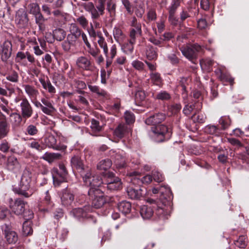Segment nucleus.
<instances>
[{"mask_svg":"<svg viewBox=\"0 0 249 249\" xmlns=\"http://www.w3.org/2000/svg\"><path fill=\"white\" fill-rule=\"evenodd\" d=\"M31 172L28 169L24 170L20 180L19 187L15 189V193L26 197L31 196L35 192Z\"/></svg>","mask_w":249,"mask_h":249,"instance_id":"f257e3e1","label":"nucleus"},{"mask_svg":"<svg viewBox=\"0 0 249 249\" xmlns=\"http://www.w3.org/2000/svg\"><path fill=\"white\" fill-rule=\"evenodd\" d=\"M14 102L19 104L18 106L20 107V113H19L23 116V119L26 120L32 116L34 109L26 98H21L17 97L15 98Z\"/></svg>","mask_w":249,"mask_h":249,"instance_id":"f03ea898","label":"nucleus"},{"mask_svg":"<svg viewBox=\"0 0 249 249\" xmlns=\"http://www.w3.org/2000/svg\"><path fill=\"white\" fill-rule=\"evenodd\" d=\"M179 50L182 54L193 63H196L198 53L202 50L201 46L197 44L193 45H185L181 47Z\"/></svg>","mask_w":249,"mask_h":249,"instance_id":"7ed1b4c3","label":"nucleus"},{"mask_svg":"<svg viewBox=\"0 0 249 249\" xmlns=\"http://www.w3.org/2000/svg\"><path fill=\"white\" fill-rule=\"evenodd\" d=\"M88 194L91 199V205L96 209L102 207L105 203L104 193L99 188L89 189Z\"/></svg>","mask_w":249,"mask_h":249,"instance_id":"20e7f679","label":"nucleus"},{"mask_svg":"<svg viewBox=\"0 0 249 249\" xmlns=\"http://www.w3.org/2000/svg\"><path fill=\"white\" fill-rule=\"evenodd\" d=\"M151 131L154 134L158 142H162L169 139L171 132L167 126L164 124H158L151 127Z\"/></svg>","mask_w":249,"mask_h":249,"instance_id":"39448f33","label":"nucleus"},{"mask_svg":"<svg viewBox=\"0 0 249 249\" xmlns=\"http://www.w3.org/2000/svg\"><path fill=\"white\" fill-rule=\"evenodd\" d=\"M54 186H59L60 183L67 181L68 173L63 165H59V169L53 168L52 171Z\"/></svg>","mask_w":249,"mask_h":249,"instance_id":"423d86ee","label":"nucleus"},{"mask_svg":"<svg viewBox=\"0 0 249 249\" xmlns=\"http://www.w3.org/2000/svg\"><path fill=\"white\" fill-rule=\"evenodd\" d=\"M9 202V207L12 212L15 214L21 215L25 212V203L21 199L17 198L13 200L12 198H10Z\"/></svg>","mask_w":249,"mask_h":249,"instance_id":"0eeeda50","label":"nucleus"},{"mask_svg":"<svg viewBox=\"0 0 249 249\" xmlns=\"http://www.w3.org/2000/svg\"><path fill=\"white\" fill-rule=\"evenodd\" d=\"M83 180L87 186L90 187L89 189L99 188L102 183L100 177L92 176L90 172H87L84 175Z\"/></svg>","mask_w":249,"mask_h":249,"instance_id":"6e6552de","label":"nucleus"},{"mask_svg":"<svg viewBox=\"0 0 249 249\" xmlns=\"http://www.w3.org/2000/svg\"><path fill=\"white\" fill-rule=\"evenodd\" d=\"M1 229L8 244H15L18 241L17 233L12 230L10 225L5 224L1 226Z\"/></svg>","mask_w":249,"mask_h":249,"instance_id":"1a4fd4ad","label":"nucleus"},{"mask_svg":"<svg viewBox=\"0 0 249 249\" xmlns=\"http://www.w3.org/2000/svg\"><path fill=\"white\" fill-rule=\"evenodd\" d=\"M29 19L26 12L23 9H19L16 13L15 21L19 27L24 28L28 23Z\"/></svg>","mask_w":249,"mask_h":249,"instance_id":"9d476101","label":"nucleus"},{"mask_svg":"<svg viewBox=\"0 0 249 249\" xmlns=\"http://www.w3.org/2000/svg\"><path fill=\"white\" fill-rule=\"evenodd\" d=\"M1 50L0 52L1 59L6 62L10 58L12 53V44L9 41H5L1 45Z\"/></svg>","mask_w":249,"mask_h":249,"instance_id":"9b49d317","label":"nucleus"},{"mask_svg":"<svg viewBox=\"0 0 249 249\" xmlns=\"http://www.w3.org/2000/svg\"><path fill=\"white\" fill-rule=\"evenodd\" d=\"M155 209V214L157 217L161 220H165L168 218L170 213L168 210V207L162 203V205H157V207H154Z\"/></svg>","mask_w":249,"mask_h":249,"instance_id":"f8f14e48","label":"nucleus"},{"mask_svg":"<svg viewBox=\"0 0 249 249\" xmlns=\"http://www.w3.org/2000/svg\"><path fill=\"white\" fill-rule=\"evenodd\" d=\"M165 119L164 113H159L150 116L145 120V123L147 125L155 126L160 124Z\"/></svg>","mask_w":249,"mask_h":249,"instance_id":"ddd939ff","label":"nucleus"},{"mask_svg":"<svg viewBox=\"0 0 249 249\" xmlns=\"http://www.w3.org/2000/svg\"><path fill=\"white\" fill-rule=\"evenodd\" d=\"M41 101L45 106H43L41 103H39V107H40L43 113L47 115H51L55 111V109L52 104L53 102H51L47 98H42Z\"/></svg>","mask_w":249,"mask_h":249,"instance_id":"4468645a","label":"nucleus"},{"mask_svg":"<svg viewBox=\"0 0 249 249\" xmlns=\"http://www.w3.org/2000/svg\"><path fill=\"white\" fill-rule=\"evenodd\" d=\"M130 131L128 126L124 124H120L115 129L113 135L119 139L124 138Z\"/></svg>","mask_w":249,"mask_h":249,"instance_id":"2eb2a0df","label":"nucleus"},{"mask_svg":"<svg viewBox=\"0 0 249 249\" xmlns=\"http://www.w3.org/2000/svg\"><path fill=\"white\" fill-rule=\"evenodd\" d=\"M7 168L15 173L20 172L21 165L17 159L14 157H10L8 158L7 162Z\"/></svg>","mask_w":249,"mask_h":249,"instance_id":"dca6fc26","label":"nucleus"},{"mask_svg":"<svg viewBox=\"0 0 249 249\" xmlns=\"http://www.w3.org/2000/svg\"><path fill=\"white\" fill-rule=\"evenodd\" d=\"M77 67L84 70H89L91 67L90 60L87 57L83 56L77 58L76 60Z\"/></svg>","mask_w":249,"mask_h":249,"instance_id":"f3484780","label":"nucleus"},{"mask_svg":"<svg viewBox=\"0 0 249 249\" xmlns=\"http://www.w3.org/2000/svg\"><path fill=\"white\" fill-rule=\"evenodd\" d=\"M9 131V127L6 117L0 113V139L5 137Z\"/></svg>","mask_w":249,"mask_h":249,"instance_id":"a211bd4d","label":"nucleus"},{"mask_svg":"<svg viewBox=\"0 0 249 249\" xmlns=\"http://www.w3.org/2000/svg\"><path fill=\"white\" fill-rule=\"evenodd\" d=\"M23 116L19 113L13 112L10 115V122L13 129L19 127L21 124Z\"/></svg>","mask_w":249,"mask_h":249,"instance_id":"6ab92c4d","label":"nucleus"},{"mask_svg":"<svg viewBox=\"0 0 249 249\" xmlns=\"http://www.w3.org/2000/svg\"><path fill=\"white\" fill-rule=\"evenodd\" d=\"M199 9L195 7L190 6L188 8V11L183 10L180 14V19L182 21L185 20L189 17H196L198 15Z\"/></svg>","mask_w":249,"mask_h":249,"instance_id":"aec40b11","label":"nucleus"},{"mask_svg":"<svg viewBox=\"0 0 249 249\" xmlns=\"http://www.w3.org/2000/svg\"><path fill=\"white\" fill-rule=\"evenodd\" d=\"M90 209L89 206H85L83 208L74 209L72 211L71 213L75 217L80 219L87 217L88 213L90 212Z\"/></svg>","mask_w":249,"mask_h":249,"instance_id":"412c9836","label":"nucleus"},{"mask_svg":"<svg viewBox=\"0 0 249 249\" xmlns=\"http://www.w3.org/2000/svg\"><path fill=\"white\" fill-rule=\"evenodd\" d=\"M62 204L64 206L71 205L74 200V195L68 190H64L61 196Z\"/></svg>","mask_w":249,"mask_h":249,"instance_id":"4be33fe9","label":"nucleus"},{"mask_svg":"<svg viewBox=\"0 0 249 249\" xmlns=\"http://www.w3.org/2000/svg\"><path fill=\"white\" fill-rule=\"evenodd\" d=\"M83 6L86 11L91 14V17L92 19L94 20L98 18L97 10L92 2H89L85 3L83 4Z\"/></svg>","mask_w":249,"mask_h":249,"instance_id":"5701e85b","label":"nucleus"},{"mask_svg":"<svg viewBox=\"0 0 249 249\" xmlns=\"http://www.w3.org/2000/svg\"><path fill=\"white\" fill-rule=\"evenodd\" d=\"M140 214L143 219H148L153 215V208L148 206L143 205L141 208Z\"/></svg>","mask_w":249,"mask_h":249,"instance_id":"b1692460","label":"nucleus"},{"mask_svg":"<svg viewBox=\"0 0 249 249\" xmlns=\"http://www.w3.org/2000/svg\"><path fill=\"white\" fill-rule=\"evenodd\" d=\"M142 190L140 189L133 188L131 186H129L127 189V193L131 199H138L140 198L142 196Z\"/></svg>","mask_w":249,"mask_h":249,"instance_id":"393cba45","label":"nucleus"},{"mask_svg":"<svg viewBox=\"0 0 249 249\" xmlns=\"http://www.w3.org/2000/svg\"><path fill=\"white\" fill-rule=\"evenodd\" d=\"M38 125V123L27 125L25 130V134L31 136H36L39 132Z\"/></svg>","mask_w":249,"mask_h":249,"instance_id":"a878e982","label":"nucleus"},{"mask_svg":"<svg viewBox=\"0 0 249 249\" xmlns=\"http://www.w3.org/2000/svg\"><path fill=\"white\" fill-rule=\"evenodd\" d=\"M145 54L147 58L150 60H155L158 56L156 48L151 45L146 46Z\"/></svg>","mask_w":249,"mask_h":249,"instance_id":"bb28decb","label":"nucleus"},{"mask_svg":"<svg viewBox=\"0 0 249 249\" xmlns=\"http://www.w3.org/2000/svg\"><path fill=\"white\" fill-rule=\"evenodd\" d=\"M152 181V177L150 175H146L145 176L142 177L141 178H137V177H134L131 179L132 183H137L138 185H140L141 183L148 184L150 183Z\"/></svg>","mask_w":249,"mask_h":249,"instance_id":"cd10ccee","label":"nucleus"},{"mask_svg":"<svg viewBox=\"0 0 249 249\" xmlns=\"http://www.w3.org/2000/svg\"><path fill=\"white\" fill-rule=\"evenodd\" d=\"M23 86L25 92L31 99L36 98L38 95L39 92L35 87L30 85H24Z\"/></svg>","mask_w":249,"mask_h":249,"instance_id":"c85d7f7f","label":"nucleus"},{"mask_svg":"<svg viewBox=\"0 0 249 249\" xmlns=\"http://www.w3.org/2000/svg\"><path fill=\"white\" fill-rule=\"evenodd\" d=\"M39 81L42 84L43 88L48 91L50 93L55 92V88L52 85L50 81L47 78L46 80L44 78H39Z\"/></svg>","mask_w":249,"mask_h":249,"instance_id":"c756f323","label":"nucleus"},{"mask_svg":"<svg viewBox=\"0 0 249 249\" xmlns=\"http://www.w3.org/2000/svg\"><path fill=\"white\" fill-rule=\"evenodd\" d=\"M153 194H156L160 192L161 194V199L165 197V195L168 196L171 194L170 189L166 186H161L159 188H154L152 190Z\"/></svg>","mask_w":249,"mask_h":249,"instance_id":"7c9ffc66","label":"nucleus"},{"mask_svg":"<svg viewBox=\"0 0 249 249\" xmlns=\"http://www.w3.org/2000/svg\"><path fill=\"white\" fill-rule=\"evenodd\" d=\"M61 157V154L59 153L46 152L42 156V158L51 163L60 159Z\"/></svg>","mask_w":249,"mask_h":249,"instance_id":"2f4dec72","label":"nucleus"},{"mask_svg":"<svg viewBox=\"0 0 249 249\" xmlns=\"http://www.w3.org/2000/svg\"><path fill=\"white\" fill-rule=\"evenodd\" d=\"M118 208L120 212L126 214L130 212L131 205L129 202L123 201L118 204Z\"/></svg>","mask_w":249,"mask_h":249,"instance_id":"473e14b6","label":"nucleus"},{"mask_svg":"<svg viewBox=\"0 0 249 249\" xmlns=\"http://www.w3.org/2000/svg\"><path fill=\"white\" fill-rule=\"evenodd\" d=\"M33 230L32 222L30 220L25 221L22 225V233L24 236H29L32 234Z\"/></svg>","mask_w":249,"mask_h":249,"instance_id":"72a5a7b5","label":"nucleus"},{"mask_svg":"<svg viewBox=\"0 0 249 249\" xmlns=\"http://www.w3.org/2000/svg\"><path fill=\"white\" fill-rule=\"evenodd\" d=\"M43 201L44 204L47 206L46 211H51L54 206V204L51 200V196L50 195L49 191H46L44 193V196L43 199Z\"/></svg>","mask_w":249,"mask_h":249,"instance_id":"f704fd0d","label":"nucleus"},{"mask_svg":"<svg viewBox=\"0 0 249 249\" xmlns=\"http://www.w3.org/2000/svg\"><path fill=\"white\" fill-rule=\"evenodd\" d=\"M71 164L73 168L81 171L83 170V163L78 156H74L71 159Z\"/></svg>","mask_w":249,"mask_h":249,"instance_id":"c9c22d12","label":"nucleus"},{"mask_svg":"<svg viewBox=\"0 0 249 249\" xmlns=\"http://www.w3.org/2000/svg\"><path fill=\"white\" fill-rule=\"evenodd\" d=\"M70 34L69 35L79 38L83 33L81 30L75 23H71L70 27Z\"/></svg>","mask_w":249,"mask_h":249,"instance_id":"e433bc0d","label":"nucleus"},{"mask_svg":"<svg viewBox=\"0 0 249 249\" xmlns=\"http://www.w3.org/2000/svg\"><path fill=\"white\" fill-rule=\"evenodd\" d=\"M112 162L109 159H105L100 161L97 165L98 169L100 170H107L110 168Z\"/></svg>","mask_w":249,"mask_h":249,"instance_id":"4c0bfd02","label":"nucleus"},{"mask_svg":"<svg viewBox=\"0 0 249 249\" xmlns=\"http://www.w3.org/2000/svg\"><path fill=\"white\" fill-rule=\"evenodd\" d=\"M53 37L58 41L63 40L66 37V32L62 29L58 28L53 31Z\"/></svg>","mask_w":249,"mask_h":249,"instance_id":"58836bf2","label":"nucleus"},{"mask_svg":"<svg viewBox=\"0 0 249 249\" xmlns=\"http://www.w3.org/2000/svg\"><path fill=\"white\" fill-rule=\"evenodd\" d=\"M56 139L54 136L53 135H49L45 140V143L49 147L55 149H58L56 145Z\"/></svg>","mask_w":249,"mask_h":249,"instance_id":"ea45409f","label":"nucleus"},{"mask_svg":"<svg viewBox=\"0 0 249 249\" xmlns=\"http://www.w3.org/2000/svg\"><path fill=\"white\" fill-rule=\"evenodd\" d=\"M97 36L99 38L98 43L99 46L103 49L104 53L107 56L108 54V48L107 44L105 41V38L102 36V34L101 32L97 33Z\"/></svg>","mask_w":249,"mask_h":249,"instance_id":"a19ab883","label":"nucleus"},{"mask_svg":"<svg viewBox=\"0 0 249 249\" xmlns=\"http://www.w3.org/2000/svg\"><path fill=\"white\" fill-rule=\"evenodd\" d=\"M132 66L136 70L142 72L145 71L144 64L138 59L133 61L131 63Z\"/></svg>","mask_w":249,"mask_h":249,"instance_id":"79ce46f5","label":"nucleus"},{"mask_svg":"<svg viewBox=\"0 0 249 249\" xmlns=\"http://www.w3.org/2000/svg\"><path fill=\"white\" fill-rule=\"evenodd\" d=\"M122 187V182L120 178H116V181L107 185V188L112 191L120 189Z\"/></svg>","mask_w":249,"mask_h":249,"instance_id":"37998d69","label":"nucleus"},{"mask_svg":"<svg viewBox=\"0 0 249 249\" xmlns=\"http://www.w3.org/2000/svg\"><path fill=\"white\" fill-rule=\"evenodd\" d=\"M116 4L113 1L107 2V10L111 17H114L116 15Z\"/></svg>","mask_w":249,"mask_h":249,"instance_id":"c03bdc74","label":"nucleus"},{"mask_svg":"<svg viewBox=\"0 0 249 249\" xmlns=\"http://www.w3.org/2000/svg\"><path fill=\"white\" fill-rule=\"evenodd\" d=\"M170 98V94L167 91L164 90L159 92L155 96V99L161 101H167Z\"/></svg>","mask_w":249,"mask_h":249,"instance_id":"a18cd8bd","label":"nucleus"},{"mask_svg":"<svg viewBox=\"0 0 249 249\" xmlns=\"http://www.w3.org/2000/svg\"><path fill=\"white\" fill-rule=\"evenodd\" d=\"M142 34V28H141L140 33L138 32L137 28H131L129 32V39L130 40L136 42V36L138 35L141 36Z\"/></svg>","mask_w":249,"mask_h":249,"instance_id":"49530a36","label":"nucleus"},{"mask_svg":"<svg viewBox=\"0 0 249 249\" xmlns=\"http://www.w3.org/2000/svg\"><path fill=\"white\" fill-rule=\"evenodd\" d=\"M219 78L223 82H228L231 85L234 84V78L229 74L221 73Z\"/></svg>","mask_w":249,"mask_h":249,"instance_id":"de8ad7c7","label":"nucleus"},{"mask_svg":"<svg viewBox=\"0 0 249 249\" xmlns=\"http://www.w3.org/2000/svg\"><path fill=\"white\" fill-rule=\"evenodd\" d=\"M135 43L136 42L128 40V42L124 45V52L126 53H132L134 50V45Z\"/></svg>","mask_w":249,"mask_h":249,"instance_id":"09e8293b","label":"nucleus"},{"mask_svg":"<svg viewBox=\"0 0 249 249\" xmlns=\"http://www.w3.org/2000/svg\"><path fill=\"white\" fill-rule=\"evenodd\" d=\"M231 123V120L229 117H222L219 119V124L221 125L222 129H226Z\"/></svg>","mask_w":249,"mask_h":249,"instance_id":"8fccbe9b","label":"nucleus"},{"mask_svg":"<svg viewBox=\"0 0 249 249\" xmlns=\"http://www.w3.org/2000/svg\"><path fill=\"white\" fill-rule=\"evenodd\" d=\"M95 8L97 10L99 18L100 15H103L104 13L105 9L104 0H99L97 4L96 5Z\"/></svg>","mask_w":249,"mask_h":249,"instance_id":"3c124183","label":"nucleus"},{"mask_svg":"<svg viewBox=\"0 0 249 249\" xmlns=\"http://www.w3.org/2000/svg\"><path fill=\"white\" fill-rule=\"evenodd\" d=\"M36 19V23L38 25L39 28H41L43 24V23L46 20L40 11L34 15Z\"/></svg>","mask_w":249,"mask_h":249,"instance_id":"603ef678","label":"nucleus"},{"mask_svg":"<svg viewBox=\"0 0 249 249\" xmlns=\"http://www.w3.org/2000/svg\"><path fill=\"white\" fill-rule=\"evenodd\" d=\"M88 87L91 91L96 93L98 95L105 96L107 94L104 90L101 89L98 86L89 85Z\"/></svg>","mask_w":249,"mask_h":249,"instance_id":"864d4df0","label":"nucleus"},{"mask_svg":"<svg viewBox=\"0 0 249 249\" xmlns=\"http://www.w3.org/2000/svg\"><path fill=\"white\" fill-rule=\"evenodd\" d=\"M206 116L202 114L197 115L195 114L192 116V119L193 122L199 123H204L205 122Z\"/></svg>","mask_w":249,"mask_h":249,"instance_id":"5fc2aeb1","label":"nucleus"},{"mask_svg":"<svg viewBox=\"0 0 249 249\" xmlns=\"http://www.w3.org/2000/svg\"><path fill=\"white\" fill-rule=\"evenodd\" d=\"M150 77L154 84L159 86L161 83L162 80L159 73H152Z\"/></svg>","mask_w":249,"mask_h":249,"instance_id":"6e6d98bb","label":"nucleus"},{"mask_svg":"<svg viewBox=\"0 0 249 249\" xmlns=\"http://www.w3.org/2000/svg\"><path fill=\"white\" fill-rule=\"evenodd\" d=\"M218 130L217 126L213 125H208L205 128V132L211 135H217Z\"/></svg>","mask_w":249,"mask_h":249,"instance_id":"4d7b16f0","label":"nucleus"},{"mask_svg":"<svg viewBox=\"0 0 249 249\" xmlns=\"http://www.w3.org/2000/svg\"><path fill=\"white\" fill-rule=\"evenodd\" d=\"M29 12L34 15L40 11V7L38 4L36 3H31L29 5Z\"/></svg>","mask_w":249,"mask_h":249,"instance_id":"13d9d810","label":"nucleus"},{"mask_svg":"<svg viewBox=\"0 0 249 249\" xmlns=\"http://www.w3.org/2000/svg\"><path fill=\"white\" fill-rule=\"evenodd\" d=\"M87 52L89 53L91 55H92L93 57L95 58L99 54L100 52V50L97 48H92L91 46V45L89 44L87 46Z\"/></svg>","mask_w":249,"mask_h":249,"instance_id":"bf43d9fd","label":"nucleus"},{"mask_svg":"<svg viewBox=\"0 0 249 249\" xmlns=\"http://www.w3.org/2000/svg\"><path fill=\"white\" fill-rule=\"evenodd\" d=\"M234 244L240 248H244L246 246L245 238L244 236H240L238 239L234 241Z\"/></svg>","mask_w":249,"mask_h":249,"instance_id":"052dcab7","label":"nucleus"},{"mask_svg":"<svg viewBox=\"0 0 249 249\" xmlns=\"http://www.w3.org/2000/svg\"><path fill=\"white\" fill-rule=\"evenodd\" d=\"M213 64V61L211 60H206L203 62L200 61V65L202 68L205 69L208 71H211V67Z\"/></svg>","mask_w":249,"mask_h":249,"instance_id":"680f3d73","label":"nucleus"},{"mask_svg":"<svg viewBox=\"0 0 249 249\" xmlns=\"http://www.w3.org/2000/svg\"><path fill=\"white\" fill-rule=\"evenodd\" d=\"M148 41L154 45L159 47H162L163 44L162 40L160 37L157 38L154 36H151L148 38Z\"/></svg>","mask_w":249,"mask_h":249,"instance_id":"e2e57ef3","label":"nucleus"},{"mask_svg":"<svg viewBox=\"0 0 249 249\" xmlns=\"http://www.w3.org/2000/svg\"><path fill=\"white\" fill-rule=\"evenodd\" d=\"M124 117L127 124L132 123L135 121V117L133 113L128 111H125Z\"/></svg>","mask_w":249,"mask_h":249,"instance_id":"0e129e2a","label":"nucleus"},{"mask_svg":"<svg viewBox=\"0 0 249 249\" xmlns=\"http://www.w3.org/2000/svg\"><path fill=\"white\" fill-rule=\"evenodd\" d=\"M106 177L107 178L106 185H108L109 183H111L116 181V178H119L115 176L114 174L112 172L107 173Z\"/></svg>","mask_w":249,"mask_h":249,"instance_id":"69168bd1","label":"nucleus"},{"mask_svg":"<svg viewBox=\"0 0 249 249\" xmlns=\"http://www.w3.org/2000/svg\"><path fill=\"white\" fill-rule=\"evenodd\" d=\"M76 21L84 29L86 28L88 26V20L84 16H81L78 18L76 19Z\"/></svg>","mask_w":249,"mask_h":249,"instance_id":"338daca9","label":"nucleus"},{"mask_svg":"<svg viewBox=\"0 0 249 249\" xmlns=\"http://www.w3.org/2000/svg\"><path fill=\"white\" fill-rule=\"evenodd\" d=\"M28 146L34 149H36L38 151H41L43 149L42 147L40 145L39 142L36 140H34L28 144Z\"/></svg>","mask_w":249,"mask_h":249,"instance_id":"774afa93","label":"nucleus"}]
</instances>
